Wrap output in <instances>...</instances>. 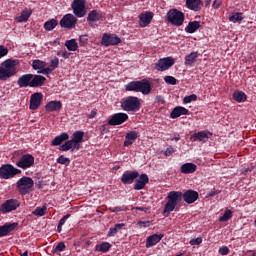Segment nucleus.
<instances>
[{"label": "nucleus", "mask_w": 256, "mask_h": 256, "mask_svg": "<svg viewBox=\"0 0 256 256\" xmlns=\"http://www.w3.org/2000/svg\"><path fill=\"white\" fill-rule=\"evenodd\" d=\"M167 202L164 206L162 215L169 217L173 211H179V203L183 200V192L170 191L167 195Z\"/></svg>", "instance_id": "1"}, {"label": "nucleus", "mask_w": 256, "mask_h": 256, "mask_svg": "<svg viewBox=\"0 0 256 256\" xmlns=\"http://www.w3.org/2000/svg\"><path fill=\"white\" fill-rule=\"evenodd\" d=\"M18 65L19 60L7 59L2 62L0 66V81H7V79H11V77L17 75Z\"/></svg>", "instance_id": "2"}, {"label": "nucleus", "mask_w": 256, "mask_h": 256, "mask_svg": "<svg viewBox=\"0 0 256 256\" xmlns=\"http://www.w3.org/2000/svg\"><path fill=\"white\" fill-rule=\"evenodd\" d=\"M126 91H133L134 93H142V95H149L153 91V86L147 79L131 81L125 86Z\"/></svg>", "instance_id": "3"}, {"label": "nucleus", "mask_w": 256, "mask_h": 256, "mask_svg": "<svg viewBox=\"0 0 256 256\" xmlns=\"http://www.w3.org/2000/svg\"><path fill=\"white\" fill-rule=\"evenodd\" d=\"M166 19L174 27H181L185 23V14L177 8H172L167 12Z\"/></svg>", "instance_id": "4"}, {"label": "nucleus", "mask_w": 256, "mask_h": 256, "mask_svg": "<svg viewBox=\"0 0 256 256\" xmlns=\"http://www.w3.org/2000/svg\"><path fill=\"white\" fill-rule=\"evenodd\" d=\"M123 111L135 112L141 109V100L136 96H128L121 101Z\"/></svg>", "instance_id": "5"}, {"label": "nucleus", "mask_w": 256, "mask_h": 256, "mask_svg": "<svg viewBox=\"0 0 256 256\" xmlns=\"http://www.w3.org/2000/svg\"><path fill=\"white\" fill-rule=\"evenodd\" d=\"M34 185L35 182L33 181V178L23 176L17 181L16 189L21 195H29V193L33 191Z\"/></svg>", "instance_id": "6"}, {"label": "nucleus", "mask_w": 256, "mask_h": 256, "mask_svg": "<svg viewBox=\"0 0 256 256\" xmlns=\"http://www.w3.org/2000/svg\"><path fill=\"white\" fill-rule=\"evenodd\" d=\"M13 163H15L16 167L19 169H23L24 171L27 169H31L33 165H35V157L31 154H23L20 158H12Z\"/></svg>", "instance_id": "7"}, {"label": "nucleus", "mask_w": 256, "mask_h": 256, "mask_svg": "<svg viewBox=\"0 0 256 256\" xmlns=\"http://www.w3.org/2000/svg\"><path fill=\"white\" fill-rule=\"evenodd\" d=\"M15 175H21V170L11 164H3L0 167V179H11Z\"/></svg>", "instance_id": "8"}, {"label": "nucleus", "mask_w": 256, "mask_h": 256, "mask_svg": "<svg viewBox=\"0 0 256 256\" xmlns=\"http://www.w3.org/2000/svg\"><path fill=\"white\" fill-rule=\"evenodd\" d=\"M86 0H73L71 7L75 17L81 19L87 15V10H85Z\"/></svg>", "instance_id": "9"}, {"label": "nucleus", "mask_w": 256, "mask_h": 256, "mask_svg": "<svg viewBox=\"0 0 256 256\" xmlns=\"http://www.w3.org/2000/svg\"><path fill=\"white\" fill-rule=\"evenodd\" d=\"M77 26V17L73 14H66L60 20V27L62 29H75Z\"/></svg>", "instance_id": "10"}, {"label": "nucleus", "mask_w": 256, "mask_h": 256, "mask_svg": "<svg viewBox=\"0 0 256 256\" xmlns=\"http://www.w3.org/2000/svg\"><path fill=\"white\" fill-rule=\"evenodd\" d=\"M175 65V59L173 57H166L159 59L155 64L156 71H167L170 67Z\"/></svg>", "instance_id": "11"}, {"label": "nucleus", "mask_w": 256, "mask_h": 256, "mask_svg": "<svg viewBox=\"0 0 256 256\" xmlns=\"http://www.w3.org/2000/svg\"><path fill=\"white\" fill-rule=\"evenodd\" d=\"M119 43H121V38H119V36H117L116 34H103L101 45H103L104 47L119 45Z\"/></svg>", "instance_id": "12"}, {"label": "nucleus", "mask_w": 256, "mask_h": 256, "mask_svg": "<svg viewBox=\"0 0 256 256\" xmlns=\"http://www.w3.org/2000/svg\"><path fill=\"white\" fill-rule=\"evenodd\" d=\"M21 203L17 199H8L6 200L1 206L0 211L1 213H11V211H15L19 208Z\"/></svg>", "instance_id": "13"}, {"label": "nucleus", "mask_w": 256, "mask_h": 256, "mask_svg": "<svg viewBox=\"0 0 256 256\" xmlns=\"http://www.w3.org/2000/svg\"><path fill=\"white\" fill-rule=\"evenodd\" d=\"M129 119V115L123 112L115 113L112 116H110V119L108 120V125H111L112 127H115L116 125H123L125 121Z\"/></svg>", "instance_id": "14"}, {"label": "nucleus", "mask_w": 256, "mask_h": 256, "mask_svg": "<svg viewBox=\"0 0 256 256\" xmlns=\"http://www.w3.org/2000/svg\"><path fill=\"white\" fill-rule=\"evenodd\" d=\"M138 177V171H126L122 174L121 181L124 185H132V183H135V180L138 179Z\"/></svg>", "instance_id": "15"}, {"label": "nucleus", "mask_w": 256, "mask_h": 256, "mask_svg": "<svg viewBox=\"0 0 256 256\" xmlns=\"http://www.w3.org/2000/svg\"><path fill=\"white\" fill-rule=\"evenodd\" d=\"M182 199H184L185 203L188 205H191L199 199V192L195 190H186L184 193H182Z\"/></svg>", "instance_id": "16"}, {"label": "nucleus", "mask_w": 256, "mask_h": 256, "mask_svg": "<svg viewBox=\"0 0 256 256\" xmlns=\"http://www.w3.org/2000/svg\"><path fill=\"white\" fill-rule=\"evenodd\" d=\"M149 183V176L147 174H141L135 179L134 190L141 191L145 189L146 185Z\"/></svg>", "instance_id": "17"}, {"label": "nucleus", "mask_w": 256, "mask_h": 256, "mask_svg": "<svg viewBox=\"0 0 256 256\" xmlns=\"http://www.w3.org/2000/svg\"><path fill=\"white\" fill-rule=\"evenodd\" d=\"M41 101H43V94L41 92H36L32 94L30 98V109L31 111H35L41 107Z\"/></svg>", "instance_id": "18"}, {"label": "nucleus", "mask_w": 256, "mask_h": 256, "mask_svg": "<svg viewBox=\"0 0 256 256\" xmlns=\"http://www.w3.org/2000/svg\"><path fill=\"white\" fill-rule=\"evenodd\" d=\"M19 227V223H6L0 226V237H7L11 232L15 231V229Z\"/></svg>", "instance_id": "19"}, {"label": "nucleus", "mask_w": 256, "mask_h": 256, "mask_svg": "<svg viewBox=\"0 0 256 256\" xmlns=\"http://www.w3.org/2000/svg\"><path fill=\"white\" fill-rule=\"evenodd\" d=\"M33 79V74H23L17 80V85L20 89L31 87V81Z\"/></svg>", "instance_id": "20"}, {"label": "nucleus", "mask_w": 256, "mask_h": 256, "mask_svg": "<svg viewBox=\"0 0 256 256\" xmlns=\"http://www.w3.org/2000/svg\"><path fill=\"white\" fill-rule=\"evenodd\" d=\"M140 136L139 132L135 130L126 133L124 147H130V145L134 144Z\"/></svg>", "instance_id": "21"}, {"label": "nucleus", "mask_w": 256, "mask_h": 256, "mask_svg": "<svg viewBox=\"0 0 256 256\" xmlns=\"http://www.w3.org/2000/svg\"><path fill=\"white\" fill-rule=\"evenodd\" d=\"M209 135H211V132L200 131L191 135L190 141H202V143H206V141H209Z\"/></svg>", "instance_id": "22"}, {"label": "nucleus", "mask_w": 256, "mask_h": 256, "mask_svg": "<svg viewBox=\"0 0 256 256\" xmlns=\"http://www.w3.org/2000/svg\"><path fill=\"white\" fill-rule=\"evenodd\" d=\"M163 237V234H153L147 237L145 245L146 249H151V247H155V245H157V243H159L161 239H163Z\"/></svg>", "instance_id": "23"}, {"label": "nucleus", "mask_w": 256, "mask_h": 256, "mask_svg": "<svg viewBox=\"0 0 256 256\" xmlns=\"http://www.w3.org/2000/svg\"><path fill=\"white\" fill-rule=\"evenodd\" d=\"M153 21V12H145L139 15L140 27H147Z\"/></svg>", "instance_id": "24"}, {"label": "nucleus", "mask_w": 256, "mask_h": 256, "mask_svg": "<svg viewBox=\"0 0 256 256\" xmlns=\"http://www.w3.org/2000/svg\"><path fill=\"white\" fill-rule=\"evenodd\" d=\"M186 7L190 11H201L203 9V1L201 0H186Z\"/></svg>", "instance_id": "25"}, {"label": "nucleus", "mask_w": 256, "mask_h": 256, "mask_svg": "<svg viewBox=\"0 0 256 256\" xmlns=\"http://www.w3.org/2000/svg\"><path fill=\"white\" fill-rule=\"evenodd\" d=\"M101 19H103V14L99 10H91L88 13L87 21H88L89 25H91V23L101 21Z\"/></svg>", "instance_id": "26"}, {"label": "nucleus", "mask_w": 256, "mask_h": 256, "mask_svg": "<svg viewBox=\"0 0 256 256\" xmlns=\"http://www.w3.org/2000/svg\"><path fill=\"white\" fill-rule=\"evenodd\" d=\"M45 109L49 113H53V111H61V109H63V104L61 103V101L57 100L50 101L46 104Z\"/></svg>", "instance_id": "27"}, {"label": "nucleus", "mask_w": 256, "mask_h": 256, "mask_svg": "<svg viewBox=\"0 0 256 256\" xmlns=\"http://www.w3.org/2000/svg\"><path fill=\"white\" fill-rule=\"evenodd\" d=\"M181 115H189V111L187 110V108L183 106H178L175 107L170 113L171 119H178V117H181Z\"/></svg>", "instance_id": "28"}, {"label": "nucleus", "mask_w": 256, "mask_h": 256, "mask_svg": "<svg viewBox=\"0 0 256 256\" xmlns=\"http://www.w3.org/2000/svg\"><path fill=\"white\" fill-rule=\"evenodd\" d=\"M195 171H197V165L194 163H185L180 168V173H183V175H191Z\"/></svg>", "instance_id": "29"}, {"label": "nucleus", "mask_w": 256, "mask_h": 256, "mask_svg": "<svg viewBox=\"0 0 256 256\" xmlns=\"http://www.w3.org/2000/svg\"><path fill=\"white\" fill-rule=\"evenodd\" d=\"M45 81H47V78L44 76L32 74L31 87H43V85H45Z\"/></svg>", "instance_id": "30"}, {"label": "nucleus", "mask_w": 256, "mask_h": 256, "mask_svg": "<svg viewBox=\"0 0 256 256\" xmlns=\"http://www.w3.org/2000/svg\"><path fill=\"white\" fill-rule=\"evenodd\" d=\"M68 140H69V134L67 132H63L62 134H60L59 136H56L52 140L51 145L52 147H57L62 143H64V141H68Z\"/></svg>", "instance_id": "31"}, {"label": "nucleus", "mask_w": 256, "mask_h": 256, "mask_svg": "<svg viewBox=\"0 0 256 256\" xmlns=\"http://www.w3.org/2000/svg\"><path fill=\"white\" fill-rule=\"evenodd\" d=\"M197 57H199L198 52H191L190 54L186 55L184 65L187 67H193L197 61Z\"/></svg>", "instance_id": "32"}, {"label": "nucleus", "mask_w": 256, "mask_h": 256, "mask_svg": "<svg viewBox=\"0 0 256 256\" xmlns=\"http://www.w3.org/2000/svg\"><path fill=\"white\" fill-rule=\"evenodd\" d=\"M122 229H125V223L115 224L114 227H110L107 237H115Z\"/></svg>", "instance_id": "33"}, {"label": "nucleus", "mask_w": 256, "mask_h": 256, "mask_svg": "<svg viewBox=\"0 0 256 256\" xmlns=\"http://www.w3.org/2000/svg\"><path fill=\"white\" fill-rule=\"evenodd\" d=\"M201 27V22L199 21H191L188 23L187 27L185 28L186 33L193 34Z\"/></svg>", "instance_id": "34"}, {"label": "nucleus", "mask_w": 256, "mask_h": 256, "mask_svg": "<svg viewBox=\"0 0 256 256\" xmlns=\"http://www.w3.org/2000/svg\"><path fill=\"white\" fill-rule=\"evenodd\" d=\"M233 99L237 101V103H245L247 101V94L243 91H235L233 93Z\"/></svg>", "instance_id": "35"}, {"label": "nucleus", "mask_w": 256, "mask_h": 256, "mask_svg": "<svg viewBox=\"0 0 256 256\" xmlns=\"http://www.w3.org/2000/svg\"><path fill=\"white\" fill-rule=\"evenodd\" d=\"M83 137H85V132L78 130L72 135V143H83Z\"/></svg>", "instance_id": "36"}, {"label": "nucleus", "mask_w": 256, "mask_h": 256, "mask_svg": "<svg viewBox=\"0 0 256 256\" xmlns=\"http://www.w3.org/2000/svg\"><path fill=\"white\" fill-rule=\"evenodd\" d=\"M57 25H59V22L57 19H51L44 23V29L45 31H53Z\"/></svg>", "instance_id": "37"}, {"label": "nucleus", "mask_w": 256, "mask_h": 256, "mask_svg": "<svg viewBox=\"0 0 256 256\" xmlns=\"http://www.w3.org/2000/svg\"><path fill=\"white\" fill-rule=\"evenodd\" d=\"M65 47L68 51H77V49H79V44L77 43V40L71 39L65 42Z\"/></svg>", "instance_id": "38"}, {"label": "nucleus", "mask_w": 256, "mask_h": 256, "mask_svg": "<svg viewBox=\"0 0 256 256\" xmlns=\"http://www.w3.org/2000/svg\"><path fill=\"white\" fill-rule=\"evenodd\" d=\"M96 251L100 253H107L111 249V244L109 242H102L95 246Z\"/></svg>", "instance_id": "39"}, {"label": "nucleus", "mask_w": 256, "mask_h": 256, "mask_svg": "<svg viewBox=\"0 0 256 256\" xmlns=\"http://www.w3.org/2000/svg\"><path fill=\"white\" fill-rule=\"evenodd\" d=\"M66 248L67 246L65 245V242L61 241L56 244V246L51 250V253L53 255H56V253H61L65 251Z\"/></svg>", "instance_id": "40"}, {"label": "nucleus", "mask_w": 256, "mask_h": 256, "mask_svg": "<svg viewBox=\"0 0 256 256\" xmlns=\"http://www.w3.org/2000/svg\"><path fill=\"white\" fill-rule=\"evenodd\" d=\"M47 213V206L43 207H36L35 210L32 212V215L35 217H43Z\"/></svg>", "instance_id": "41"}, {"label": "nucleus", "mask_w": 256, "mask_h": 256, "mask_svg": "<svg viewBox=\"0 0 256 256\" xmlns=\"http://www.w3.org/2000/svg\"><path fill=\"white\" fill-rule=\"evenodd\" d=\"M46 66H47V63L41 60H34L32 62V68L34 69V71H41L43 67H46Z\"/></svg>", "instance_id": "42"}, {"label": "nucleus", "mask_w": 256, "mask_h": 256, "mask_svg": "<svg viewBox=\"0 0 256 256\" xmlns=\"http://www.w3.org/2000/svg\"><path fill=\"white\" fill-rule=\"evenodd\" d=\"M232 217H233V211L227 209V210L224 212L223 216H221V217L219 218V222H220V223H227V221H229V219H231Z\"/></svg>", "instance_id": "43"}, {"label": "nucleus", "mask_w": 256, "mask_h": 256, "mask_svg": "<svg viewBox=\"0 0 256 256\" xmlns=\"http://www.w3.org/2000/svg\"><path fill=\"white\" fill-rule=\"evenodd\" d=\"M73 149V141L66 140L64 144L60 145L59 151H72Z\"/></svg>", "instance_id": "44"}, {"label": "nucleus", "mask_w": 256, "mask_h": 256, "mask_svg": "<svg viewBox=\"0 0 256 256\" xmlns=\"http://www.w3.org/2000/svg\"><path fill=\"white\" fill-rule=\"evenodd\" d=\"M229 21H231V23H239V21H243V13L236 12L232 14V16L229 17Z\"/></svg>", "instance_id": "45"}, {"label": "nucleus", "mask_w": 256, "mask_h": 256, "mask_svg": "<svg viewBox=\"0 0 256 256\" xmlns=\"http://www.w3.org/2000/svg\"><path fill=\"white\" fill-rule=\"evenodd\" d=\"M56 163H59V165H70L71 159L61 155L57 158Z\"/></svg>", "instance_id": "46"}, {"label": "nucleus", "mask_w": 256, "mask_h": 256, "mask_svg": "<svg viewBox=\"0 0 256 256\" xmlns=\"http://www.w3.org/2000/svg\"><path fill=\"white\" fill-rule=\"evenodd\" d=\"M29 17H31V13L27 11H23L21 15L18 17V23H23L25 21H28Z\"/></svg>", "instance_id": "47"}, {"label": "nucleus", "mask_w": 256, "mask_h": 256, "mask_svg": "<svg viewBox=\"0 0 256 256\" xmlns=\"http://www.w3.org/2000/svg\"><path fill=\"white\" fill-rule=\"evenodd\" d=\"M192 101H197V96H196V94H191V95L185 96V97L183 98V103H184V105H187V104H189V103H192Z\"/></svg>", "instance_id": "48"}, {"label": "nucleus", "mask_w": 256, "mask_h": 256, "mask_svg": "<svg viewBox=\"0 0 256 256\" xmlns=\"http://www.w3.org/2000/svg\"><path fill=\"white\" fill-rule=\"evenodd\" d=\"M80 47H85L89 43V35L84 34L79 37Z\"/></svg>", "instance_id": "49"}, {"label": "nucleus", "mask_w": 256, "mask_h": 256, "mask_svg": "<svg viewBox=\"0 0 256 256\" xmlns=\"http://www.w3.org/2000/svg\"><path fill=\"white\" fill-rule=\"evenodd\" d=\"M109 211H111V213H121V211H127V206L110 207Z\"/></svg>", "instance_id": "50"}, {"label": "nucleus", "mask_w": 256, "mask_h": 256, "mask_svg": "<svg viewBox=\"0 0 256 256\" xmlns=\"http://www.w3.org/2000/svg\"><path fill=\"white\" fill-rule=\"evenodd\" d=\"M164 81L167 85H177V79L173 76L164 77Z\"/></svg>", "instance_id": "51"}, {"label": "nucleus", "mask_w": 256, "mask_h": 256, "mask_svg": "<svg viewBox=\"0 0 256 256\" xmlns=\"http://www.w3.org/2000/svg\"><path fill=\"white\" fill-rule=\"evenodd\" d=\"M59 67V58L55 57L50 61V68L52 71H55Z\"/></svg>", "instance_id": "52"}, {"label": "nucleus", "mask_w": 256, "mask_h": 256, "mask_svg": "<svg viewBox=\"0 0 256 256\" xmlns=\"http://www.w3.org/2000/svg\"><path fill=\"white\" fill-rule=\"evenodd\" d=\"M37 73H40L42 75H51V73H53V70L51 67H48V68L42 67V69L40 71H37Z\"/></svg>", "instance_id": "53"}, {"label": "nucleus", "mask_w": 256, "mask_h": 256, "mask_svg": "<svg viewBox=\"0 0 256 256\" xmlns=\"http://www.w3.org/2000/svg\"><path fill=\"white\" fill-rule=\"evenodd\" d=\"M175 153V148L173 146H169L164 152L165 157H171Z\"/></svg>", "instance_id": "54"}, {"label": "nucleus", "mask_w": 256, "mask_h": 256, "mask_svg": "<svg viewBox=\"0 0 256 256\" xmlns=\"http://www.w3.org/2000/svg\"><path fill=\"white\" fill-rule=\"evenodd\" d=\"M229 247H227V246H222V247H220L219 248V250H218V253L220 254V255H223V256H225V255H227L228 253H229Z\"/></svg>", "instance_id": "55"}, {"label": "nucleus", "mask_w": 256, "mask_h": 256, "mask_svg": "<svg viewBox=\"0 0 256 256\" xmlns=\"http://www.w3.org/2000/svg\"><path fill=\"white\" fill-rule=\"evenodd\" d=\"M203 243V238L198 237L190 240V245H201Z\"/></svg>", "instance_id": "56"}, {"label": "nucleus", "mask_w": 256, "mask_h": 256, "mask_svg": "<svg viewBox=\"0 0 256 256\" xmlns=\"http://www.w3.org/2000/svg\"><path fill=\"white\" fill-rule=\"evenodd\" d=\"M9 53V50L5 46H0V59L5 57Z\"/></svg>", "instance_id": "57"}, {"label": "nucleus", "mask_w": 256, "mask_h": 256, "mask_svg": "<svg viewBox=\"0 0 256 256\" xmlns=\"http://www.w3.org/2000/svg\"><path fill=\"white\" fill-rule=\"evenodd\" d=\"M138 225H139L140 227H145V228L151 227V221H139V222H138Z\"/></svg>", "instance_id": "58"}, {"label": "nucleus", "mask_w": 256, "mask_h": 256, "mask_svg": "<svg viewBox=\"0 0 256 256\" xmlns=\"http://www.w3.org/2000/svg\"><path fill=\"white\" fill-rule=\"evenodd\" d=\"M222 3L223 2L221 0H214L213 4H212L213 9H219V7H221Z\"/></svg>", "instance_id": "59"}, {"label": "nucleus", "mask_w": 256, "mask_h": 256, "mask_svg": "<svg viewBox=\"0 0 256 256\" xmlns=\"http://www.w3.org/2000/svg\"><path fill=\"white\" fill-rule=\"evenodd\" d=\"M69 217H71V214H66L58 223V225H65V223L67 222V219H69Z\"/></svg>", "instance_id": "60"}, {"label": "nucleus", "mask_w": 256, "mask_h": 256, "mask_svg": "<svg viewBox=\"0 0 256 256\" xmlns=\"http://www.w3.org/2000/svg\"><path fill=\"white\" fill-rule=\"evenodd\" d=\"M57 55H61V57H63V59H69V57H71V53L65 51V52H58Z\"/></svg>", "instance_id": "61"}, {"label": "nucleus", "mask_w": 256, "mask_h": 256, "mask_svg": "<svg viewBox=\"0 0 256 256\" xmlns=\"http://www.w3.org/2000/svg\"><path fill=\"white\" fill-rule=\"evenodd\" d=\"M88 119H95L97 117V109H93L90 114L87 115Z\"/></svg>", "instance_id": "62"}, {"label": "nucleus", "mask_w": 256, "mask_h": 256, "mask_svg": "<svg viewBox=\"0 0 256 256\" xmlns=\"http://www.w3.org/2000/svg\"><path fill=\"white\" fill-rule=\"evenodd\" d=\"M79 149H81V143L73 142L72 151H79Z\"/></svg>", "instance_id": "63"}, {"label": "nucleus", "mask_w": 256, "mask_h": 256, "mask_svg": "<svg viewBox=\"0 0 256 256\" xmlns=\"http://www.w3.org/2000/svg\"><path fill=\"white\" fill-rule=\"evenodd\" d=\"M219 193H221V191H219V190L211 191V192L208 194V197H215V195H219Z\"/></svg>", "instance_id": "64"}]
</instances>
